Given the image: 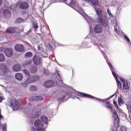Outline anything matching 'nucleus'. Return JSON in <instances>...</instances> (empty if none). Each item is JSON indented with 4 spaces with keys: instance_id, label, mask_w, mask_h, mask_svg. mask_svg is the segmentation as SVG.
I'll return each mask as SVG.
<instances>
[{
    "instance_id": "obj_40",
    "label": "nucleus",
    "mask_w": 131,
    "mask_h": 131,
    "mask_svg": "<svg viewBox=\"0 0 131 131\" xmlns=\"http://www.w3.org/2000/svg\"><path fill=\"white\" fill-rule=\"evenodd\" d=\"M107 13H108L110 17H113V14H112V13H111V11H110V9H107Z\"/></svg>"
},
{
    "instance_id": "obj_51",
    "label": "nucleus",
    "mask_w": 131,
    "mask_h": 131,
    "mask_svg": "<svg viewBox=\"0 0 131 131\" xmlns=\"http://www.w3.org/2000/svg\"><path fill=\"white\" fill-rule=\"evenodd\" d=\"M60 82H61V83L63 82V81L61 80V81H60Z\"/></svg>"
},
{
    "instance_id": "obj_7",
    "label": "nucleus",
    "mask_w": 131,
    "mask_h": 131,
    "mask_svg": "<svg viewBox=\"0 0 131 131\" xmlns=\"http://www.w3.org/2000/svg\"><path fill=\"white\" fill-rule=\"evenodd\" d=\"M32 61L35 65H41L42 64V58L40 54H36L32 58Z\"/></svg>"
},
{
    "instance_id": "obj_38",
    "label": "nucleus",
    "mask_w": 131,
    "mask_h": 131,
    "mask_svg": "<svg viewBox=\"0 0 131 131\" xmlns=\"http://www.w3.org/2000/svg\"><path fill=\"white\" fill-rule=\"evenodd\" d=\"M23 72L24 73H25V74H26V75H27L28 76H29V75H30V73H29V72L26 70V69H24L23 70Z\"/></svg>"
},
{
    "instance_id": "obj_3",
    "label": "nucleus",
    "mask_w": 131,
    "mask_h": 131,
    "mask_svg": "<svg viewBox=\"0 0 131 131\" xmlns=\"http://www.w3.org/2000/svg\"><path fill=\"white\" fill-rule=\"evenodd\" d=\"M112 113L113 119L114 120V127L112 128V131H116L119 127V117H118V114L116 111H113Z\"/></svg>"
},
{
    "instance_id": "obj_23",
    "label": "nucleus",
    "mask_w": 131,
    "mask_h": 131,
    "mask_svg": "<svg viewBox=\"0 0 131 131\" xmlns=\"http://www.w3.org/2000/svg\"><path fill=\"white\" fill-rule=\"evenodd\" d=\"M30 71L31 73H35L37 71V67L34 66H32L30 69Z\"/></svg>"
},
{
    "instance_id": "obj_8",
    "label": "nucleus",
    "mask_w": 131,
    "mask_h": 131,
    "mask_svg": "<svg viewBox=\"0 0 131 131\" xmlns=\"http://www.w3.org/2000/svg\"><path fill=\"white\" fill-rule=\"evenodd\" d=\"M9 71L8 68H7V66L2 64L0 66V75L1 76H3L5 74H7Z\"/></svg>"
},
{
    "instance_id": "obj_53",
    "label": "nucleus",
    "mask_w": 131,
    "mask_h": 131,
    "mask_svg": "<svg viewBox=\"0 0 131 131\" xmlns=\"http://www.w3.org/2000/svg\"><path fill=\"white\" fill-rule=\"evenodd\" d=\"M64 1V2H66V1H67V0H63Z\"/></svg>"
},
{
    "instance_id": "obj_4",
    "label": "nucleus",
    "mask_w": 131,
    "mask_h": 131,
    "mask_svg": "<svg viewBox=\"0 0 131 131\" xmlns=\"http://www.w3.org/2000/svg\"><path fill=\"white\" fill-rule=\"evenodd\" d=\"M79 96L81 97L82 98H89V99H92L93 100H96V101H99V102H102V103H104L105 101H107L108 99H111V98H113L114 96H115V94H113L111 96H110L108 98L106 99H100L99 98H97L95 97H93L91 95H90L89 94H85V93H83L81 92L79 93Z\"/></svg>"
},
{
    "instance_id": "obj_52",
    "label": "nucleus",
    "mask_w": 131,
    "mask_h": 131,
    "mask_svg": "<svg viewBox=\"0 0 131 131\" xmlns=\"http://www.w3.org/2000/svg\"><path fill=\"white\" fill-rule=\"evenodd\" d=\"M0 86H4L3 85H1V84H0Z\"/></svg>"
},
{
    "instance_id": "obj_18",
    "label": "nucleus",
    "mask_w": 131,
    "mask_h": 131,
    "mask_svg": "<svg viewBox=\"0 0 131 131\" xmlns=\"http://www.w3.org/2000/svg\"><path fill=\"white\" fill-rule=\"evenodd\" d=\"M17 28L15 27H9L6 30V33H14L17 31Z\"/></svg>"
},
{
    "instance_id": "obj_33",
    "label": "nucleus",
    "mask_w": 131,
    "mask_h": 131,
    "mask_svg": "<svg viewBox=\"0 0 131 131\" xmlns=\"http://www.w3.org/2000/svg\"><path fill=\"white\" fill-rule=\"evenodd\" d=\"M66 94L65 93H63V95L62 97H59V98L57 99L58 101H63V99L66 97Z\"/></svg>"
},
{
    "instance_id": "obj_43",
    "label": "nucleus",
    "mask_w": 131,
    "mask_h": 131,
    "mask_svg": "<svg viewBox=\"0 0 131 131\" xmlns=\"http://www.w3.org/2000/svg\"><path fill=\"white\" fill-rule=\"evenodd\" d=\"M44 74H45V75H48L49 74V71L47 70H45L44 72H43Z\"/></svg>"
},
{
    "instance_id": "obj_39",
    "label": "nucleus",
    "mask_w": 131,
    "mask_h": 131,
    "mask_svg": "<svg viewBox=\"0 0 131 131\" xmlns=\"http://www.w3.org/2000/svg\"><path fill=\"white\" fill-rule=\"evenodd\" d=\"M33 78H31V76L28 77L27 80H26V82H27V83H28L29 84V83H29V81H30L31 80H32Z\"/></svg>"
},
{
    "instance_id": "obj_49",
    "label": "nucleus",
    "mask_w": 131,
    "mask_h": 131,
    "mask_svg": "<svg viewBox=\"0 0 131 131\" xmlns=\"http://www.w3.org/2000/svg\"><path fill=\"white\" fill-rule=\"evenodd\" d=\"M84 2H91V0H83Z\"/></svg>"
},
{
    "instance_id": "obj_10",
    "label": "nucleus",
    "mask_w": 131,
    "mask_h": 131,
    "mask_svg": "<svg viewBox=\"0 0 131 131\" xmlns=\"http://www.w3.org/2000/svg\"><path fill=\"white\" fill-rule=\"evenodd\" d=\"M112 24H113L114 27H115V31H116V33L118 34V35H120L121 33H122V31L119 29V27L117 25V22H115L114 24V22L112 21Z\"/></svg>"
},
{
    "instance_id": "obj_50",
    "label": "nucleus",
    "mask_w": 131,
    "mask_h": 131,
    "mask_svg": "<svg viewBox=\"0 0 131 131\" xmlns=\"http://www.w3.org/2000/svg\"><path fill=\"white\" fill-rule=\"evenodd\" d=\"M3 49H4V48H3V47L0 48V51H2V50H3Z\"/></svg>"
},
{
    "instance_id": "obj_30",
    "label": "nucleus",
    "mask_w": 131,
    "mask_h": 131,
    "mask_svg": "<svg viewBox=\"0 0 131 131\" xmlns=\"http://www.w3.org/2000/svg\"><path fill=\"white\" fill-rule=\"evenodd\" d=\"M6 58H5V55L3 54H0V62H4Z\"/></svg>"
},
{
    "instance_id": "obj_15",
    "label": "nucleus",
    "mask_w": 131,
    "mask_h": 131,
    "mask_svg": "<svg viewBox=\"0 0 131 131\" xmlns=\"http://www.w3.org/2000/svg\"><path fill=\"white\" fill-rule=\"evenodd\" d=\"M5 54L7 57L13 56V50L11 49L7 48L5 50Z\"/></svg>"
},
{
    "instance_id": "obj_25",
    "label": "nucleus",
    "mask_w": 131,
    "mask_h": 131,
    "mask_svg": "<svg viewBox=\"0 0 131 131\" xmlns=\"http://www.w3.org/2000/svg\"><path fill=\"white\" fill-rule=\"evenodd\" d=\"M106 104L107 105H106V108H107V109H110L111 112H112L113 111V105L110 104V102L108 101L106 102Z\"/></svg>"
},
{
    "instance_id": "obj_21",
    "label": "nucleus",
    "mask_w": 131,
    "mask_h": 131,
    "mask_svg": "<svg viewBox=\"0 0 131 131\" xmlns=\"http://www.w3.org/2000/svg\"><path fill=\"white\" fill-rule=\"evenodd\" d=\"M31 78H33L32 80L29 81V83H32L33 81H35V80H38L39 79V77L38 76H31Z\"/></svg>"
},
{
    "instance_id": "obj_9",
    "label": "nucleus",
    "mask_w": 131,
    "mask_h": 131,
    "mask_svg": "<svg viewBox=\"0 0 131 131\" xmlns=\"http://www.w3.org/2000/svg\"><path fill=\"white\" fill-rule=\"evenodd\" d=\"M81 14L82 15V16L84 17V18L87 21V22H88V24H89L90 27L91 28V25H92V24H93V23H94L95 22L94 19H93V18H92V17L88 16V15H86V14H85V13H84V12L81 13Z\"/></svg>"
},
{
    "instance_id": "obj_37",
    "label": "nucleus",
    "mask_w": 131,
    "mask_h": 131,
    "mask_svg": "<svg viewBox=\"0 0 131 131\" xmlns=\"http://www.w3.org/2000/svg\"><path fill=\"white\" fill-rule=\"evenodd\" d=\"M16 23H21V22H24V20L21 18H18L16 20Z\"/></svg>"
},
{
    "instance_id": "obj_29",
    "label": "nucleus",
    "mask_w": 131,
    "mask_h": 131,
    "mask_svg": "<svg viewBox=\"0 0 131 131\" xmlns=\"http://www.w3.org/2000/svg\"><path fill=\"white\" fill-rule=\"evenodd\" d=\"M124 102H123V99L121 98V97L119 98L118 99V103L119 106H121L122 104H123Z\"/></svg>"
},
{
    "instance_id": "obj_17",
    "label": "nucleus",
    "mask_w": 131,
    "mask_h": 131,
    "mask_svg": "<svg viewBox=\"0 0 131 131\" xmlns=\"http://www.w3.org/2000/svg\"><path fill=\"white\" fill-rule=\"evenodd\" d=\"M43 98L41 96H34L32 97L29 99V101H42Z\"/></svg>"
},
{
    "instance_id": "obj_13",
    "label": "nucleus",
    "mask_w": 131,
    "mask_h": 131,
    "mask_svg": "<svg viewBox=\"0 0 131 131\" xmlns=\"http://www.w3.org/2000/svg\"><path fill=\"white\" fill-rule=\"evenodd\" d=\"M29 7V4L26 2H23L19 4V8L22 10H26Z\"/></svg>"
},
{
    "instance_id": "obj_35",
    "label": "nucleus",
    "mask_w": 131,
    "mask_h": 131,
    "mask_svg": "<svg viewBox=\"0 0 131 131\" xmlns=\"http://www.w3.org/2000/svg\"><path fill=\"white\" fill-rule=\"evenodd\" d=\"M37 90V88L35 85L31 86L30 88V90L33 91H36Z\"/></svg>"
},
{
    "instance_id": "obj_5",
    "label": "nucleus",
    "mask_w": 131,
    "mask_h": 131,
    "mask_svg": "<svg viewBox=\"0 0 131 131\" xmlns=\"http://www.w3.org/2000/svg\"><path fill=\"white\" fill-rule=\"evenodd\" d=\"M21 105H22V102H21L20 100L16 101L15 99L10 100V107H11L13 110H18Z\"/></svg>"
},
{
    "instance_id": "obj_22",
    "label": "nucleus",
    "mask_w": 131,
    "mask_h": 131,
    "mask_svg": "<svg viewBox=\"0 0 131 131\" xmlns=\"http://www.w3.org/2000/svg\"><path fill=\"white\" fill-rule=\"evenodd\" d=\"M13 70L16 72L20 71V70H21V67H20V65L19 64L14 65L13 68Z\"/></svg>"
},
{
    "instance_id": "obj_32",
    "label": "nucleus",
    "mask_w": 131,
    "mask_h": 131,
    "mask_svg": "<svg viewBox=\"0 0 131 131\" xmlns=\"http://www.w3.org/2000/svg\"><path fill=\"white\" fill-rule=\"evenodd\" d=\"M28 83L26 82V81L24 82V83H22L21 84V85L22 86V88H27V86H28Z\"/></svg>"
},
{
    "instance_id": "obj_31",
    "label": "nucleus",
    "mask_w": 131,
    "mask_h": 131,
    "mask_svg": "<svg viewBox=\"0 0 131 131\" xmlns=\"http://www.w3.org/2000/svg\"><path fill=\"white\" fill-rule=\"evenodd\" d=\"M30 63H31V61L26 60L24 63V66H27V65H30Z\"/></svg>"
},
{
    "instance_id": "obj_24",
    "label": "nucleus",
    "mask_w": 131,
    "mask_h": 131,
    "mask_svg": "<svg viewBox=\"0 0 131 131\" xmlns=\"http://www.w3.org/2000/svg\"><path fill=\"white\" fill-rule=\"evenodd\" d=\"M15 78L17 80H22V79L23 78V75L21 74L20 73H17L15 75Z\"/></svg>"
},
{
    "instance_id": "obj_6",
    "label": "nucleus",
    "mask_w": 131,
    "mask_h": 131,
    "mask_svg": "<svg viewBox=\"0 0 131 131\" xmlns=\"http://www.w3.org/2000/svg\"><path fill=\"white\" fill-rule=\"evenodd\" d=\"M107 64L113 73V76L115 78V79L117 83L118 89H121V88H122V86L121 85V82H120V81H119V80L117 78V75L116 74V73L114 72L115 70L114 69V68H113V66H112V64H111V63L110 62H107Z\"/></svg>"
},
{
    "instance_id": "obj_12",
    "label": "nucleus",
    "mask_w": 131,
    "mask_h": 131,
    "mask_svg": "<svg viewBox=\"0 0 131 131\" xmlns=\"http://www.w3.org/2000/svg\"><path fill=\"white\" fill-rule=\"evenodd\" d=\"M39 116V112H37L36 110L34 111L32 115H31L29 117V119H30V121L32 122V120L34 118H37Z\"/></svg>"
},
{
    "instance_id": "obj_54",
    "label": "nucleus",
    "mask_w": 131,
    "mask_h": 131,
    "mask_svg": "<svg viewBox=\"0 0 131 131\" xmlns=\"http://www.w3.org/2000/svg\"><path fill=\"white\" fill-rule=\"evenodd\" d=\"M0 14H1V10H0Z\"/></svg>"
},
{
    "instance_id": "obj_20",
    "label": "nucleus",
    "mask_w": 131,
    "mask_h": 131,
    "mask_svg": "<svg viewBox=\"0 0 131 131\" xmlns=\"http://www.w3.org/2000/svg\"><path fill=\"white\" fill-rule=\"evenodd\" d=\"M53 85H54V82L52 81H48L44 83V86L45 88H52Z\"/></svg>"
},
{
    "instance_id": "obj_42",
    "label": "nucleus",
    "mask_w": 131,
    "mask_h": 131,
    "mask_svg": "<svg viewBox=\"0 0 131 131\" xmlns=\"http://www.w3.org/2000/svg\"><path fill=\"white\" fill-rule=\"evenodd\" d=\"M124 37H125V39H126V40L128 41V42H130V43H131L130 40H129V38H128V37H127L126 36V35H125Z\"/></svg>"
},
{
    "instance_id": "obj_46",
    "label": "nucleus",
    "mask_w": 131,
    "mask_h": 131,
    "mask_svg": "<svg viewBox=\"0 0 131 131\" xmlns=\"http://www.w3.org/2000/svg\"><path fill=\"white\" fill-rule=\"evenodd\" d=\"M56 73H57V75L60 77V74L59 73V71H56Z\"/></svg>"
},
{
    "instance_id": "obj_14",
    "label": "nucleus",
    "mask_w": 131,
    "mask_h": 131,
    "mask_svg": "<svg viewBox=\"0 0 131 131\" xmlns=\"http://www.w3.org/2000/svg\"><path fill=\"white\" fill-rule=\"evenodd\" d=\"M70 2L68 3L67 2V5L70 6V7H71L72 8H73V7H76L77 6V8H79V6H78V5H77V4H76V0H69Z\"/></svg>"
},
{
    "instance_id": "obj_28",
    "label": "nucleus",
    "mask_w": 131,
    "mask_h": 131,
    "mask_svg": "<svg viewBox=\"0 0 131 131\" xmlns=\"http://www.w3.org/2000/svg\"><path fill=\"white\" fill-rule=\"evenodd\" d=\"M91 2L93 6H97L99 5V2H98V0H91Z\"/></svg>"
},
{
    "instance_id": "obj_19",
    "label": "nucleus",
    "mask_w": 131,
    "mask_h": 131,
    "mask_svg": "<svg viewBox=\"0 0 131 131\" xmlns=\"http://www.w3.org/2000/svg\"><path fill=\"white\" fill-rule=\"evenodd\" d=\"M15 49L16 52H23L24 51V47L21 45H16Z\"/></svg>"
},
{
    "instance_id": "obj_36",
    "label": "nucleus",
    "mask_w": 131,
    "mask_h": 131,
    "mask_svg": "<svg viewBox=\"0 0 131 131\" xmlns=\"http://www.w3.org/2000/svg\"><path fill=\"white\" fill-rule=\"evenodd\" d=\"M126 106L128 111L131 113V103L126 104Z\"/></svg>"
},
{
    "instance_id": "obj_47",
    "label": "nucleus",
    "mask_w": 131,
    "mask_h": 131,
    "mask_svg": "<svg viewBox=\"0 0 131 131\" xmlns=\"http://www.w3.org/2000/svg\"><path fill=\"white\" fill-rule=\"evenodd\" d=\"M3 5V0H0V6H2Z\"/></svg>"
},
{
    "instance_id": "obj_2",
    "label": "nucleus",
    "mask_w": 131,
    "mask_h": 131,
    "mask_svg": "<svg viewBox=\"0 0 131 131\" xmlns=\"http://www.w3.org/2000/svg\"><path fill=\"white\" fill-rule=\"evenodd\" d=\"M41 120L36 119L34 122V125L35 126L31 127L32 131L39 130V131H45L47 129L48 126V123L49 121L48 118L46 116H42L40 117Z\"/></svg>"
},
{
    "instance_id": "obj_27",
    "label": "nucleus",
    "mask_w": 131,
    "mask_h": 131,
    "mask_svg": "<svg viewBox=\"0 0 131 131\" xmlns=\"http://www.w3.org/2000/svg\"><path fill=\"white\" fill-rule=\"evenodd\" d=\"M25 57L27 58H31L32 57V53L28 52L25 54Z\"/></svg>"
},
{
    "instance_id": "obj_48",
    "label": "nucleus",
    "mask_w": 131,
    "mask_h": 131,
    "mask_svg": "<svg viewBox=\"0 0 131 131\" xmlns=\"http://www.w3.org/2000/svg\"><path fill=\"white\" fill-rule=\"evenodd\" d=\"M92 34V32H91V33H90L89 35H88L87 37H88V38H90V36H91V35Z\"/></svg>"
},
{
    "instance_id": "obj_1",
    "label": "nucleus",
    "mask_w": 131,
    "mask_h": 131,
    "mask_svg": "<svg viewBox=\"0 0 131 131\" xmlns=\"http://www.w3.org/2000/svg\"><path fill=\"white\" fill-rule=\"evenodd\" d=\"M97 15V20L100 24L97 25L94 27L95 33H101L103 31V27L108 26V21L107 20V15L102 14V9L94 8Z\"/></svg>"
},
{
    "instance_id": "obj_34",
    "label": "nucleus",
    "mask_w": 131,
    "mask_h": 131,
    "mask_svg": "<svg viewBox=\"0 0 131 131\" xmlns=\"http://www.w3.org/2000/svg\"><path fill=\"white\" fill-rule=\"evenodd\" d=\"M127 130H128V129H127L126 127L124 126H122V127H121L120 129V131H127Z\"/></svg>"
},
{
    "instance_id": "obj_44",
    "label": "nucleus",
    "mask_w": 131,
    "mask_h": 131,
    "mask_svg": "<svg viewBox=\"0 0 131 131\" xmlns=\"http://www.w3.org/2000/svg\"><path fill=\"white\" fill-rule=\"evenodd\" d=\"M114 105H115V106H116V107L118 108V105H117V102H116V101H114Z\"/></svg>"
},
{
    "instance_id": "obj_16",
    "label": "nucleus",
    "mask_w": 131,
    "mask_h": 131,
    "mask_svg": "<svg viewBox=\"0 0 131 131\" xmlns=\"http://www.w3.org/2000/svg\"><path fill=\"white\" fill-rule=\"evenodd\" d=\"M3 15L6 19H9V18H11V11L9 10H4L3 11Z\"/></svg>"
},
{
    "instance_id": "obj_45",
    "label": "nucleus",
    "mask_w": 131,
    "mask_h": 131,
    "mask_svg": "<svg viewBox=\"0 0 131 131\" xmlns=\"http://www.w3.org/2000/svg\"><path fill=\"white\" fill-rule=\"evenodd\" d=\"M4 100V97H0V103H1L2 101Z\"/></svg>"
},
{
    "instance_id": "obj_41",
    "label": "nucleus",
    "mask_w": 131,
    "mask_h": 131,
    "mask_svg": "<svg viewBox=\"0 0 131 131\" xmlns=\"http://www.w3.org/2000/svg\"><path fill=\"white\" fill-rule=\"evenodd\" d=\"M33 26H34V28H35V29H37V28H38V26H37V24H36V23H34Z\"/></svg>"
},
{
    "instance_id": "obj_26",
    "label": "nucleus",
    "mask_w": 131,
    "mask_h": 131,
    "mask_svg": "<svg viewBox=\"0 0 131 131\" xmlns=\"http://www.w3.org/2000/svg\"><path fill=\"white\" fill-rule=\"evenodd\" d=\"M2 128L3 131L7 130V123L2 124L0 126V129Z\"/></svg>"
},
{
    "instance_id": "obj_11",
    "label": "nucleus",
    "mask_w": 131,
    "mask_h": 131,
    "mask_svg": "<svg viewBox=\"0 0 131 131\" xmlns=\"http://www.w3.org/2000/svg\"><path fill=\"white\" fill-rule=\"evenodd\" d=\"M120 81L123 83V89L124 90H125L126 91H128L129 90V87H128V83L123 78H120Z\"/></svg>"
}]
</instances>
